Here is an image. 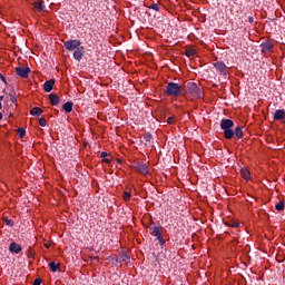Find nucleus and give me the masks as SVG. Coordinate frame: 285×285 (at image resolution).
Here are the masks:
<instances>
[{
  "mask_svg": "<svg viewBox=\"0 0 285 285\" xmlns=\"http://www.w3.org/2000/svg\"><path fill=\"white\" fill-rule=\"evenodd\" d=\"M101 159H106L107 157H110V155L107 151H102L100 154Z\"/></svg>",
  "mask_w": 285,
  "mask_h": 285,
  "instance_id": "31",
  "label": "nucleus"
},
{
  "mask_svg": "<svg viewBox=\"0 0 285 285\" xmlns=\"http://www.w3.org/2000/svg\"><path fill=\"white\" fill-rule=\"evenodd\" d=\"M165 95H167V97H181V87L179 86V83L176 82H168L167 87L165 88Z\"/></svg>",
  "mask_w": 285,
  "mask_h": 285,
  "instance_id": "2",
  "label": "nucleus"
},
{
  "mask_svg": "<svg viewBox=\"0 0 285 285\" xmlns=\"http://www.w3.org/2000/svg\"><path fill=\"white\" fill-rule=\"evenodd\" d=\"M23 248L21 247V245L17 244V243H11L9 245V250L10 253H14L16 255H19V253L22 250Z\"/></svg>",
  "mask_w": 285,
  "mask_h": 285,
  "instance_id": "11",
  "label": "nucleus"
},
{
  "mask_svg": "<svg viewBox=\"0 0 285 285\" xmlns=\"http://www.w3.org/2000/svg\"><path fill=\"white\" fill-rule=\"evenodd\" d=\"M0 78H1L2 81L6 82V77H3L1 73H0Z\"/></svg>",
  "mask_w": 285,
  "mask_h": 285,
  "instance_id": "36",
  "label": "nucleus"
},
{
  "mask_svg": "<svg viewBox=\"0 0 285 285\" xmlns=\"http://www.w3.org/2000/svg\"><path fill=\"white\" fill-rule=\"evenodd\" d=\"M60 264L55 263V262H50L49 263V268L51 271V273H57V269L59 268Z\"/></svg>",
  "mask_w": 285,
  "mask_h": 285,
  "instance_id": "21",
  "label": "nucleus"
},
{
  "mask_svg": "<svg viewBox=\"0 0 285 285\" xmlns=\"http://www.w3.org/2000/svg\"><path fill=\"white\" fill-rule=\"evenodd\" d=\"M240 176L245 181H250V170H248V168H242Z\"/></svg>",
  "mask_w": 285,
  "mask_h": 285,
  "instance_id": "14",
  "label": "nucleus"
},
{
  "mask_svg": "<svg viewBox=\"0 0 285 285\" xmlns=\"http://www.w3.org/2000/svg\"><path fill=\"white\" fill-rule=\"evenodd\" d=\"M234 135H236L237 139H242V137H244V131L242 130V127H236Z\"/></svg>",
  "mask_w": 285,
  "mask_h": 285,
  "instance_id": "20",
  "label": "nucleus"
},
{
  "mask_svg": "<svg viewBox=\"0 0 285 285\" xmlns=\"http://www.w3.org/2000/svg\"><path fill=\"white\" fill-rule=\"evenodd\" d=\"M81 47V40H68L65 42L66 50L72 51Z\"/></svg>",
  "mask_w": 285,
  "mask_h": 285,
  "instance_id": "3",
  "label": "nucleus"
},
{
  "mask_svg": "<svg viewBox=\"0 0 285 285\" xmlns=\"http://www.w3.org/2000/svg\"><path fill=\"white\" fill-rule=\"evenodd\" d=\"M10 101L11 104H17V96L10 94Z\"/></svg>",
  "mask_w": 285,
  "mask_h": 285,
  "instance_id": "30",
  "label": "nucleus"
},
{
  "mask_svg": "<svg viewBox=\"0 0 285 285\" xmlns=\"http://www.w3.org/2000/svg\"><path fill=\"white\" fill-rule=\"evenodd\" d=\"M167 124L169 126H173V125L177 124V118L175 116L168 117L167 118Z\"/></svg>",
  "mask_w": 285,
  "mask_h": 285,
  "instance_id": "25",
  "label": "nucleus"
},
{
  "mask_svg": "<svg viewBox=\"0 0 285 285\" xmlns=\"http://www.w3.org/2000/svg\"><path fill=\"white\" fill-rule=\"evenodd\" d=\"M285 118V110L284 109H278L274 114V119L275 121H282V119Z\"/></svg>",
  "mask_w": 285,
  "mask_h": 285,
  "instance_id": "13",
  "label": "nucleus"
},
{
  "mask_svg": "<svg viewBox=\"0 0 285 285\" xmlns=\"http://www.w3.org/2000/svg\"><path fill=\"white\" fill-rule=\"evenodd\" d=\"M130 197H132V194H130V191H124L122 194L124 202L126 203L130 202Z\"/></svg>",
  "mask_w": 285,
  "mask_h": 285,
  "instance_id": "24",
  "label": "nucleus"
},
{
  "mask_svg": "<svg viewBox=\"0 0 285 285\" xmlns=\"http://www.w3.org/2000/svg\"><path fill=\"white\" fill-rule=\"evenodd\" d=\"M112 159L111 158H102V161H104V164H110V161H111Z\"/></svg>",
  "mask_w": 285,
  "mask_h": 285,
  "instance_id": "33",
  "label": "nucleus"
},
{
  "mask_svg": "<svg viewBox=\"0 0 285 285\" xmlns=\"http://www.w3.org/2000/svg\"><path fill=\"white\" fill-rule=\"evenodd\" d=\"M16 72L18 77H21L22 79H28V76L30 75V68L29 67H17Z\"/></svg>",
  "mask_w": 285,
  "mask_h": 285,
  "instance_id": "5",
  "label": "nucleus"
},
{
  "mask_svg": "<svg viewBox=\"0 0 285 285\" xmlns=\"http://www.w3.org/2000/svg\"><path fill=\"white\" fill-rule=\"evenodd\" d=\"M3 119V114L0 112V120Z\"/></svg>",
  "mask_w": 285,
  "mask_h": 285,
  "instance_id": "39",
  "label": "nucleus"
},
{
  "mask_svg": "<svg viewBox=\"0 0 285 285\" xmlns=\"http://www.w3.org/2000/svg\"><path fill=\"white\" fill-rule=\"evenodd\" d=\"M185 55H186V57H195V55H197V50H195L193 48H187L185 50Z\"/></svg>",
  "mask_w": 285,
  "mask_h": 285,
  "instance_id": "19",
  "label": "nucleus"
},
{
  "mask_svg": "<svg viewBox=\"0 0 285 285\" xmlns=\"http://www.w3.org/2000/svg\"><path fill=\"white\" fill-rule=\"evenodd\" d=\"M55 87V79L47 80L43 83L45 92H52V88Z\"/></svg>",
  "mask_w": 285,
  "mask_h": 285,
  "instance_id": "12",
  "label": "nucleus"
},
{
  "mask_svg": "<svg viewBox=\"0 0 285 285\" xmlns=\"http://www.w3.org/2000/svg\"><path fill=\"white\" fill-rule=\"evenodd\" d=\"M33 285H41V278H36L33 281Z\"/></svg>",
  "mask_w": 285,
  "mask_h": 285,
  "instance_id": "32",
  "label": "nucleus"
},
{
  "mask_svg": "<svg viewBox=\"0 0 285 285\" xmlns=\"http://www.w3.org/2000/svg\"><path fill=\"white\" fill-rule=\"evenodd\" d=\"M229 226H230L232 228H239V223L236 222V220H233V222L229 224Z\"/></svg>",
  "mask_w": 285,
  "mask_h": 285,
  "instance_id": "28",
  "label": "nucleus"
},
{
  "mask_svg": "<svg viewBox=\"0 0 285 285\" xmlns=\"http://www.w3.org/2000/svg\"><path fill=\"white\" fill-rule=\"evenodd\" d=\"M45 248H50V243H45Z\"/></svg>",
  "mask_w": 285,
  "mask_h": 285,
  "instance_id": "35",
  "label": "nucleus"
},
{
  "mask_svg": "<svg viewBox=\"0 0 285 285\" xmlns=\"http://www.w3.org/2000/svg\"><path fill=\"white\" fill-rule=\"evenodd\" d=\"M30 115L32 117H40V115H43V110L39 107H33L31 110H30Z\"/></svg>",
  "mask_w": 285,
  "mask_h": 285,
  "instance_id": "16",
  "label": "nucleus"
},
{
  "mask_svg": "<svg viewBox=\"0 0 285 285\" xmlns=\"http://www.w3.org/2000/svg\"><path fill=\"white\" fill-rule=\"evenodd\" d=\"M134 168L140 175H148L149 173L148 165L144 163H137Z\"/></svg>",
  "mask_w": 285,
  "mask_h": 285,
  "instance_id": "6",
  "label": "nucleus"
},
{
  "mask_svg": "<svg viewBox=\"0 0 285 285\" xmlns=\"http://www.w3.org/2000/svg\"><path fill=\"white\" fill-rule=\"evenodd\" d=\"M185 97L191 101H195V99H202V89L195 82L188 83Z\"/></svg>",
  "mask_w": 285,
  "mask_h": 285,
  "instance_id": "1",
  "label": "nucleus"
},
{
  "mask_svg": "<svg viewBox=\"0 0 285 285\" xmlns=\"http://www.w3.org/2000/svg\"><path fill=\"white\" fill-rule=\"evenodd\" d=\"M10 222H11V220H7V225H10Z\"/></svg>",
  "mask_w": 285,
  "mask_h": 285,
  "instance_id": "40",
  "label": "nucleus"
},
{
  "mask_svg": "<svg viewBox=\"0 0 285 285\" xmlns=\"http://www.w3.org/2000/svg\"><path fill=\"white\" fill-rule=\"evenodd\" d=\"M62 108L66 112H72V102H66Z\"/></svg>",
  "mask_w": 285,
  "mask_h": 285,
  "instance_id": "23",
  "label": "nucleus"
},
{
  "mask_svg": "<svg viewBox=\"0 0 285 285\" xmlns=\"http://www.w3.org/2000/svg\"><path fill=\"white\" fill-rule=\"evenodd\" d=\"M261 48L263 53L271 52L273 50V41L266 40L262 42Z\"/></svg>",
  "mask_w": 285,
  "mask_h": 285,
  "instance_id": "8",
  "label": "nucleus"
},
{
  "mask_svg": "<svg viewBox=\"0 0 285 285\" xmlns=\"http://www.w3.org/2000/svg\"><path fill=\"white\" fill-rule=\"evenodd\" d=\"M248 21L249 23H253V17H249Z\"/></svg>",
  "mask_w": 285,
  "mask_h": 285,
  "instance_id": "37",
  "label": "nucleus"
},
{
  "mask_svg": "<svg viewBox=\"0 0 285 285\" xmlns=\"http://www.w3.org/2000/svg\"><path fill=\"white\" fill-rule=\"evenodd\" d=\"M48 121L46 120V118H40L39 119V126H41L42 128H46Z\"/></svg>",
  "mask_w": 285,
  "mask_h": 285,
  "instance_id": "27",
  "label": "nucleus"
},
{
  "mask_svg": "<svg viewBox=\"0 0 285 285\" xmlns=\"http://www.w3.org/2000/svg\"><path fill=\"white\" fill-rule=\"evenodd\" d=\"M18 134H19L20 139H23V137H26V129H23V127H19Z\"/></svg>",
  "mask_w": 285,
  "mask_h": 285,
  "instance_id": "26",
  "label": "nucleus"
},
{
  "mask_svg": "<svg viewBox=\"0 0 285 285\" xmlns=\"http://www.w3.org/2000/svg\"><path fill=\"white\" fill-rule=\"evenodd\" d=\"M224 135L225 139H233V137H235V131H233V129H225Z\"/></svg>",
  "mask_w": 285,
  "mask_h": 285,
  "instance_id": "18",
  "label": "nucleus"
},
{
  "mask_svg": "<svg viewBox=\"0 0 285 285\" xmlns=\"http://www.w3.org/2000/svg\"><path fill=\"white\" fill-rule=\"evenodd\" d=\"M73 59L81 61L83 59V47H78L73 52Z\"/></svg>",
  "mask_w": 285,
  "mask_h": 285,
  "instance_id": "10",
  "label": "nucleus"
},
{
  "mask_svg": "<svg viewBox=\"0 0 285 285\" xmlns=\"http://www.w3.org/2000/svg\"><path fill=\"white\" fill-rule=\"evenodd\" d=\"M151 235L157 238L160 246H164L166 244V240H164V236L161 235V226L154 227Z\"/></svg>",
  "mask_w": 285,
  "mask_h": 285,
  "instance_id": "4",
  "label": "nucleus"
},
{
  "mask_svg": "<svg viewBox=\"0 0 285 285\" xmlns=\"http://www.w3.org/2000/svg\"><path fill=\"white\" fill-rule=\"evenodd\" d=\"M151 10H155L156 12H159V4L154 3L150 6Z\"/></svg>",
  "mask_w": 285,
  "mask_h": 285,
  "instance_id": "29",
  "label": "nucleus"
},
{
  "mask_svg": "<svg viewBox=\"0 0 285 285\" xmlns=\"http://www.w3.org/2000/svg\"><path fill=\"white\" fill-rule=\"evenodd\" d=\"M214 67L216 70H218V72H226V63L224 62H215Z\"/></svg>",
  "mask_w": 285,
  "mask_h": 285,
  "instance_id": "17",
  "label": "nucleus"
},
{
  "mask_svg": "<svg viewBox=\"0 0 285 285\" xmlns=\"http://www.w3.org/2000/svg\"><path fill=\"white\" fill-rule=\"evenodd\" d=\"M97 259H99L98 257H94V258H91V262H95V261H97Z\"/></svg>",
  "mask_w": 285,
  "mask_h": 285,
  "instance_id": "38",
  "label": "nucleus"
},
{
  "mask_svg": "<svg viewBox=\"0 0 285 285\" xmlns=\"http://www.w3.org/2000/svg\"><path fill=\"white\" fill-rule=\"evenodd\" d=\"M233 126H235V122H233V120H230V119H223L220 121L222 130H230L233 128Z\"/></svg>",
  "mask_w": 285,
  "mask_h": 285,
  "instance_id": "7",
  "label": "nucleus"
},
{
  "mask_svg": "<svg viewBox=\"0 0 285 285\" xmlns=\"http://www.w3.org/2000/svg\"><path fill=\"white\" fill-rule=\"evenodd\" d=\"M284 202L279 200L278 203L275 204V210H278V213H282V210H284Z\"/></svg>",
  "mask_w": 285,
  "mask_h": 285,
  "instance_id": "22",
  "label": "nucleus"
},
{
  "mask_svg": "<svg viewBox=\"0 0 285 285\" xmlns=\"http://www.w3.org/2000/svg\"><path fill=\"white\" fill-rule=\"evenodd\" d=\"M2 101H3V96H0V110L3 108Z\"/></svg>",
  "mask_w": 285,
  "mask_h": 285,
  "instance_id": "34",
  "label": "nucleus"
},
{
  "mask_svg": "<svg viewBox=\"0 0 285 285\" xmlns=\"http://www.w3.org/2000/svg\"><path fill=\"white\" fill-rule=\"evenodd\" d=\"M49 101L51 106H59V96L57 94H50Z\"/></svg>",
  "mask_w": 285,
  "mask_h": 285,
  "instance_id": "15",
  "label": "nucleus"
},
{
  "mask_svg": "<svg viewBox=\"0 0 285 285\" xmlns=\"http://www.w3.org/2000/svg\"><path fill=\"white\" fill-rule=\"evenodd\" d=\"M32 6L37 12H43L46 4H43V0H36L32 2Z\"/></svg>",
  "mask_w": 285,
  "mask_h": 285,
  "instance_id": "9",
  "label": "nucleus"
}]
</instances>
